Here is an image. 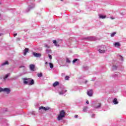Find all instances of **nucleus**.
<instances>
[{"label":"nucleus","mask_w":126,"mask_h":126,"mask_svg":"<svg viewBox=\"0 0 126 126\" xmlns=\"http://www.w3.org/2000/svg\"><path fill=\"white\" fill-rule=\"evenodd\" d=\"M98 52L100 54H105L107 52V47L104 45H101L97 47Z\"/></svg>","instance_id":"f257e3e1"},{"label":"nucleus","mask_w":126,"mask_h":126,"mask_svg":"<svg viewBox=\"0 0 126 126\" xmlns=\"http://www.w3.org/2000/svg\"><path fill=\"white\" fill-rule=\"evenodd\" d=\"M24 84H27L28 85H33L34 84V80L31 79H24Z\"/></svg>","instance_id":"f03ea898"},{"label":"nucleus","mask_w":126,"mask_h":126,"mask_svg":"<svg viewBox=\"0 0 126 126\" xmlns=\"http://www.w3.org/2000/svg\"><path fill=\"white\" fill-rule=\"evenodd\" d=\"M65 117V112L64 110H62L60 111V114L57 118L58 121H62L63 118Z\"/></svg>","instance_id":"7ed1b4c3"},{"label":"nucleus","mask_w":126,"mask_h":126,"mask_svg":"<svg viewBox=\"0 0 126 126\" xmlns=\"http://www.w3.org/2000/svg\"><path fill=\"white\" fill-rule=\"evenodd\" d=\"M85 40H88V41H96L97 38L95 36L86 37L84 38Z\"/></svg>","instance_id":"20e7f679"},{"label":"nucleus","mask_w":126,"mask_h":126,"mask_svg":"<svg viewBox=\"0 0 126 126\" xmlns=\"http://www.w3.org/2000/svg\"><path fill=\"white\" fill-rule=\"evenodd\" d=\"M35 7V4L29 5L28 8L26 10V12H29L31 9H33Z\"/></svg>","instance_id":"39448f33"},{"label":"nucleus","mask_w":126,"mask_h":126,"mask_svg":"<svg viewBox=\"0 0 126 126\" xmlns=\"http://www.w3.org/2000/svg\"><path fill=\"white\" fill-rule=\"evenodd\" d=\"M11 92V90H10V89L8 88H4L3 89L2 92H5L6 94H9V93H10Z\"/></svg>","instance_id":"423d86ee"},{"label":"nucleus","mask_w":126,"mask_h":126,"mask_svg":"<svg viewBox=\"0 0 126 126\" xmlns=\"http://www.w3.org/2000/svg\"><path fill=\"white\" fill-rule=\"evenodd\" d=\"M51 109V108L49 107H45L44 106H40L39 108V111H41L42 110H43L44 111H49V110H50Z\"/></svg>","instance_id":"0eeeda50"},{"label":"nucleus","mask_w":126,"mask_h":126,"mask_svg":"<svg viewBox=\"0 0 126 126\" xmlns=\"http://www.w3.org/2000/svg\"><path fill=\"white\" fill-rule=\"evenodd\" d=\"M32 55L35 58H40V57H41V56H42L40 53H36V52H33Z\"/></svg>","instance_id":"6e6552de"},{"label":"nucleus","mask_w":126,"mask_h":126,"mask_svg":"<svg viewBox=\"0 0 126 126\" xmlns=\"http://www.w3.org/2000/svg\"><path fill=\"white\" fill-rule=\"evenodd\" d=\"M93 91L92 90H89L87 91V95L89 96L90 97H92V96L93 95Z\"/></svg>","instance_id":"1a4fd4ad"},{"label":"nucleus","mask_w":126,"mask_h":126,"mask_svg":"<svg viewBox=\"0 0 126 126\" xmlns=\"http://www.w3.org/2000/svg\"><path fill=\"white\" fill-rule=\"evenodd\" d=\"M30 68L31 70H32V71H35L34 69H35V65L34 64H31L30 65Z\"/></svg>","instance_id":"9d476101"},{"label":"nucleus","mask_w":126,"mask_h":126,"mask_svg":"<svg viewBox=\"0 0 126 126\" xmlns=\"http://www.w3.org/2000/svg\"><path fill=\"white\" fill-rule=\"evenodd\" d=\"M121 76L120 73H115L114 75L113 76V77L114 78H117V77H120Z\"/></svg>","instance_id":"9b49d317"},{"label":"nucleus","mask_w":126,"mask_h":126,"mask_svg":"<svg viewBox=\"0 0 126 126\" xmlns=\"http://www.w3.org/2000/svg\"><path fill=\"white\" fill-rule=\"evenodd\" d=\"M6 64H7V65L9 64L8 61H5V62L2 63L1 64V65H0V67L4 66V65H6Z\"/></svg>","instance_id":"f8f14e48"},{"label":"nucleus","mask_w":126,"mask_h":126,"mask_svg":"<svg viewBox=\"0 0 126 126\" xmlns=\"http://www.w3.org/2000/svg\"><path fill=\"white\" fill-rule=\"evenodd\" d=\"M113 103L114 105H117V104H119V101H118V99L115 98L113 99Z\"/></svg>","instance_id":"ddd939ff"},{"label":"nucleus","mask_w":126,"mask_h":126,"mask_svg":"<svg viewBox=\"0 0 126 126\" xmlns=\"http://www.w3.org/2000/svg\"><path fill=\"white\" fill-rule=\"evenodd\" d=\"M114 45L116 48H118V47H121V44L118 42H115Z\"/></svg>","instance_id":"4468645a"},{"label":"nucleus","mask_w":126,"mask_h":126,"mask_svg":"<svg viewBox=\"0 0 126 126\" xmlns=\"http://www.w3.org/2000/svg\"><path fill=\"white\" fill-rule=\"evenodd\" d=\"M28 52H29V49L25 48L24 51V55L25 56H26V54H27V53H28Z\"/></svg>","instance_id":"2eb2a0df"},{"label":"nucleus","mask_w":126,"mask_h":126,"mask_svg":"<svg viewBox=\"0 0 126 126\" xmlns=\"http://www.w3.org/2000/svg\"><path fill=\"white\" fill-rule=\"evenodd\" d=\"M79 63V60H78L77 59H74L72 61V63Z\"/></svg>","instance_id":"dca6fc26"},{"label":"nucleus","mask_w":126,"mask_h":126,"mask_svg":"<svg viewBox=\"0 0 126 126\" xmlns=\"http://www.w3.org/2000/svg\"><path fill=\"white\" fill-rule=\"evenodd\" d=\"M60 85V82L56 81L53 83V87H56V86H58V85Z\"/></svg>","instance_id":"f3484780"},{"label":"nucleus","mask_w":126,"mask_h":126,"mask_svg":"<svg viewBox=\"0 0 126 126\" xmlns=\"http://www.w3.org/2000/svg\"><path fill=\"white\" fill-rule=\"evenodd\" d=\"M53 43L54 44L55 46H56V47H60V45L58 44V42H57V40H53Z\"/></svg>","instance_id":"a211bd4d"},{"label":"nucleus","mask_w":126,"mask_h":126,"mask_svg":"<svg viewBox=\"0 0 126 126\" xmlns=\"http://www.w3.org/2000/svg\"><path fill=\"white\" fill-rule=\"evenodd\" d=\"M99 18H100L101 19H105V18H106V16L105 15H101V14H99Z\"/></svg>","instance_id":"6ab92c4d"},{"label":"nucleus","mask_w":126,"mask_h":126,"mask_svg":"<svg viewBox=\"0 0 126 126\" xmlns=\"http://www.w3.org/2000/svg\"><path fill=\"white\" fill-rule=\"evenodd\" d=\"M66 91H67L66 90H65V91L63 90V91L59 92V94L60 95H63V94H64V93H66Z\"/></svg>","instance_id":"aec40b11"},{"label":"nucleus","mask_w":126,"mask_h":126,"mask_svg":"<svg viewBox=\"0 0 126 126\" xmlns=\"http://www.w3.org/2000/svg\"><path fill=\"white\" fill-rule=\"evenodd\" d=\"M88 109V107H87V106L84 107V108L83 109V112H84L85 113H86V112H87Z\"/></svg>","instance_id":"412c9836"},{"label":"nucleus","mask_w":126,"mask_h":126,"mask_svg":"<svg viewBox=\"0 0 126 126\" xmlns=\"http://www.w3.org/2000/svg\"><path fill=\"white\" fill-rule=\"evenodd\" d=\"M118 67L115 65H113L112 68V70H116L117 69Z\"/></svg>","instance_id":"4be33fe9"},{"label":"nucleus","mask_w":126,"mask_h":126,"mask_svg":"<svg viewBox=\"0 0 126 126\" xmlns=\"http://www.w3.org/2000/svg\"><path fill=\"white\" fill-rule=\"evenodd\" d=\"M101 103H98V105H96L95 106V109H99V108H101Z\"/></svg>","instance_id":"5701e85b"},{"label":"nucleus","mask_w":126,"mask_h":126,"mask_svg":"<svg viewBox=\"0 0 126 126\" xmlns=\"http://www.w3.org/2000/svg\"><path fill=\"white\" fill-rule=\"evenodd\" d=\"M118 58L119 60H121L122 61H124V58L121 55H118Z\"/></svg>","instance_id":"b1692460"},{"label":"nucleus","mask_w":126,"mask_h":126,"mask_svg":"<svg viewBox=\"0 0 126 126\" xmlns=\"http://www.w3.org/2000/svg\"><path fill=\"white\" fill-rule=\"evenodd\" d=\"M9 75H10V73H8V74H7L6 75H5L4 77V80H5L6 79V78H7V77H8V76H9Z\"/></svg>","instance_id":"393cba45"},{"label":"nucleus","mask_w":126,"mask_h":126,"mask_svg":"<svg viewBox=\"0 0 126 126\" xmlns=\"http://www.w3.org/2000/svg\"><path fill=\"white\" fill-rule=\"evenodd\" d=\"M66 63H71V61H70V60H69V58H66Z\"/></svg>","instance_id":"a878e982"},{"label":"nucleus","mask_w":126,"mask_h":126,"mask_svg":"<svg viewBox=\"0 0 126 126\" xmlns=\"http://www.w3.org/2000/svg\"><path fill=\"white\" fill-rule=\"evenodd\" d=\"M49 66L50 68H54V64L52 63H49Z\"/></svg>","instance_id":"bb28decb"},{"label":"nucleus","mask_w":126,"mask_h":126,"mask_svg":"<svg viewBox=\"0 0 126 126\" xmlns=\"http://www.w3.org/2000/svg\"><path fill=\"white\" fill-rule=\"evenodd\" d=\"M19 68H23V70H25V69H26V67H25V66H23V65L20 66Z\"/></svg>","instance_id":"cd10ccee"},{"label":"nucleus","mask_w":126,"mask_h":126,"mask_svg":"<svg viewBox=\"0 0 126 126\" xmlns=\"http://www.w3.org/2000/svg\"><path fill=\"white\" fill-rule=\"evenodd\" d=\"M117 34V32H114L112 33L111 34V37H114L115 35Z\"/></svg>","instance_id":"c85d7f7f"},{"label":"nucleus","mask_w":126,"mask_h":126,"mask_svg":"<svg viewBox=\"0 0 126 126\" xmlns=\"http://www.w3.org/2000/svg\"><path fill=\"white\" fill-rule=\"evenodd\" d=\"M37 76L38 77H42V76H43V74H42V73H40L39 74H37Z\"/></svg>","instance_id":"c756f323"},{"label":"nucleus","mask_w":126,"mask_h":126,"mask_svg":"<svg viewBox=\"0 0 126 126\" xmlns=\"http://www.w3.org/2000/svg\"><path fill=\"white\" fill-rule=\"evenodd\" d=\"M84 69H85L86 70H87V69H88L89 68V67L87 66H84Z\"/></svg>","instance_id":"7c9ffc66"},{"label":"nucleus","mask_w":126,"mask_h":126,"mask_svg":"<svg viewBox=\"0 0 126 126\" xmlns=\"http://www.w3.org/2000/svg\"><path fill=\"white\" fill-rule=\"evenodd\" d=\"M69 79V77L68 76H66L65 77V80H68Z\"/></svg>","instance_id":"2f4dec72"},{"label":"nucleus","mask_w":126,"mask_h":126,"mask_svg":"<svg viewBox=\"0 0 126 126\" xmlns=\"http://www.w3.org/2000/svg\"><path fill=\"white\" fill-rule=\"evenodd\" d=\"M46 53H47V54H49V53H50V52H51V51L50 50V49H47L46 50Z\"/></svg>","instance_id":"473e14b6"},{"label":"nucleus","mask_w":126,"mask_h":126,"mask_svg":"<svg viewBox=\"0 0 126 126\" xmlns=\"http://www.w3.org/2000/svg\"><path fill=\"white\" fill-rule=\"evenodd\" d=\"M44 46L45 47V48H50V46H48L46 44H44Z\"/></svg>","instance_id":"72a5a7b5"},{"label":"nucleus","mask_w":126,"mask_h":126,"mask_svg":"<svg viewBox=\"0 0 126 126\" xmlns=\"http://www.w3.org/2000/svg\"><path fill=\"white\" fill-rule=\"evenodd\" d=\"M48 57H49V59H50V60H52V55H48Z\"/></svg>","instance_id":"f704fd0d"},{"label":"nucleus","mask_w":126,"mask_h":126,"mask_svg":"<svg viewBox=\"0 0 126 126\" xmlns=\"http://www.w3.org/2000/svg\"><path fill=\"white\" fill-rule=\"evenodd\" d=\"M3 88H1L0 87V92H3Z\"/></svg>","instance_id":"c9c22d12"},{"label":"nucleus","mask_w":126,"mask_h":126,"mask_svg":"<svg viewBox=\"0 0 126 126\" xmlns=\"http://www.w3.org/2000/svg\"><path fill=\"white\" fill-rule=\"evenodd\" d=\"M74 118H75V119H77V118H78V115H75L74 116Z\"/></svg>","instance_id":"e433bc0d"},{"label":"nucleus","mask_w":126,"mask_h":126,"mask_svg":"<svg viewBox=\"0 0 126 126\" xmlns=\"http://www.w3.org/2000/svg\"><path fill=\"white\" fill-rule=\"evenodd\" d=\"M17 36V33L14 34V37Z\"/></svg>","instance_id":"4c0bfd02"},{"label":"nucleus","mask_w":126,"mask_h":126,"mask_svg":"<svg viewBox=\"0 0 126 126\" xmlns=\"http://www.w3.org/2000/svg\"><path fill=\"white\" fill-rule=\"evenodd\" d=\"M76 20V19L74 18V21H71V22H74Z\"/></svg>","instance_id":"58836bf2"},{"label":"nucleus","mask_w":126,"mask_h":126,"mask_svg":"<svg viewBox=\"0 0 126 126\" xmlns=\"http://www.w3.org/2000/svg\"><path fill=\"white\" fill-rule=\"evenodd\" d=\"M92 117V118H94V117H95V114H93Z\"/></svg>","instance_id":"ea45409f"},{"label":"nucleus","mask_w":126,"mask_h":126,"mask_svg":"<svg viewBox=\"0 0 126 126\" xmlns=\"http://www.w3.org/2000/svg\"><path fill=\"white\" fill-rule=\"evenodd\" d=\"M86 103L88 104H89V101L88 100H87V101H86Z\"/></svg>","instance_id":"a19ab883"},{"label":"nucleus","mask_w":126,"mask_h":126,"mask_svg":"<svg viewBox=\"0 0 126 126\" xmlns=\"http://www.w3.org/2000/svg\"><path fill=\"white\" fill-rule=\"evenodd\" d=\"M111 19H115V18L113 17H110Z\"/></svg>","instance_id":"79ce46f5"},{"label":"nucleus","mask_w":126,"mask_h":126,"mask_svg":"<svg viewBox=\"0 0 126 126\" xmlns=\"http://www.w3.org/2000/svg\"><path fill=\"white\" fill-rule=\"evenodd\" d=\"M3 34L2 33H0V36H2Z\"/></svg>","instance_id":"37998d69"},{"label":"nucleus","mask_w":126,"mask_h":126,"mask_svg":"<svg viewBox=\"0 0 126 126\" xmlns=\"http://www.w3.org/2000/svg\"><path fill=\"white\" fill-rule=\"evenodd\" d=\"M45 64H48V62H45Z\"/></svg>","instance_id":"c03bdc74"},{"label":"nucleus","mask_w":126,"mask_h":126,"mask_svg":"<svg viewBox=\"0 0 126 126\" xmlns=\"http://www.w3.org/2000/svg\"><path fill=\"white\" fill-rule=\"evenodd\" d=\"M85 83H87V81H85Z\"/></svg>","instance_id":"a18cd8bd"},{"label":"nucleus","mask_w":126,"mask_h":126,"mask_svg":"<svg viewBox=\"0 0 126 126\" xmlns=\"http://www.w3.org/2000/svg\"><path fill=\"white\" fill-rule=\"evenodd\" d=\"M63 0H61V1H63Z\"/></svg>","instance_id":"49530a36"}]
</instances>
